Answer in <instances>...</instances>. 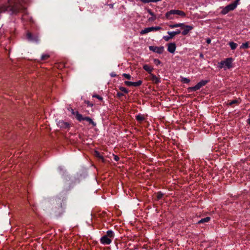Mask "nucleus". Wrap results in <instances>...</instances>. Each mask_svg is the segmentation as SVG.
<instances>
[{
  "label": "nucleus",
  "instance_id": "nucleus-1",
  "mask_svg": "<svg viewBox=\"0 0 250 250\" xmlns=\"http://www.w3.org/2000/svg\"><path fill=\"white\" fill-rule=\"evenodd\" d=\"M114 236V232L111 230H109L107 231L106 234L101 238L100 242L103 245H109L111 243Z\"/></svg>",
  "mask_w": 250,
  "mask_h": 250
},
{
  "label": "nucleus",
  "instance_id": "nucleus-2",
  "mask_svg": "<svg viewBox=\"0 0 250 250\" xmlns=\"http://www.w3.org/2000/svg\"><path fill=\"white\" fill-rule=\"evenodd\" d=\"M239 1V0H236L233 3L226 6L222 9L221 13L223 15H225L229 13V11H232L234 9H235V8L237 7V5L238 4Z\"/></svg>",
  "mask_w": 250,
  "mask_h": 250
},
{
  "label": "nucleus",
  "instance_id": "nucleus-3",
  "mask_svg": "<svg viewBox=\"0 0 250 250\" xmlns=\"http://www.w3.org/2000/svg\"><path fill=\"white\" fill-rule=\"evenodd\" d=\"M181 27V29L183 30L182 32V34L183 35H186L188 34V33L193 29V27L190 25H185L183 23H179V24H173V28Z\"/></svg>",
  "mask_w": 250,
  "mask_h": 250
},
{
  "label": "nucleus",
  "instance_id": "nucleus-4",
  "mask_svg": "<svg viewBox=\"0 0 250 250\" xmlns=\"http://www.w3.org/2000/svg\"><path fill=\"white\" fill-rule=\"evenodd\" d=\"M76 119L78 120L79 122H81L82 121H86L89 124H91L93 126H95L96 125V124L93 121L92 119H91L89 117H83V115L81 114H80L79 112L76 113Z\"/></svg>",
  "mask_w": 250,
  "mask_h": 250
},
{
  "label": "nucleus",
  "instance_id": "nucleus-5",
  "mask_svg": "<svg viewBox=\"0 0 250 250\" xmlns=\"http://www.w3.org/2000/svg\"><path fill=\"white\" fill-rule=\"evenodd\" d=\"M207 83V81L202 80L199 83H198L195 86L193 87H188V92L197 91L200 89L202 86L205 85Z\"/></svg>",
  "mask_w": 250,
  "mask_h": 250
},
{
  "label": "nucleus",
  "instance_id": "nucleus-6",
  "mask_svg": "<svg viewBox=\"0 0 250 250\" xmlns=\"http://www.w3.org/2000/svg\"><path fill=\"white\" fill-rule=\"evenodd\" d=\"M232 59L231 58H229L226 59L224 61H221L219 63V67L222 68L224 67V65L227 68H230L232 67Z\"/></svg>",
  "mask_w": 250,
  "mask_h": 250
},
{
  "label": "nucleus",
  "instance_id": "nucleus-7",
  "mask_svg": "<svg viewBox=\"0 0 250 250\" xmlns=\"http://www.w3.org/2000/svg\"><path fill=\"white\" fill-rule=\"evenodd\" d=\"M161 29V27L159 26L156 27H149L145 28L143 30H142L140 32V34L141 35H144L149 32L154 31H158Z\"/></svg>",
  "mask_w": 250,
  "mask_h": 250
},
{
  "label": "nucleus",
  "instance_id": "nucleus-8",
  "mask_svg": "<svg viewBox=\"0 0 250 250\" xmlns=\"http://www.w3.org/2000/svg\"><path fill=\"white\" fill-rule=\"evenodd\" d=\"M186 16L185 13L181 10H173V19L175 18H178L180 17H185Z\"/></svg>",
  "mask_w": 250,
  "mask_h": 250
},
{
  "label": "nucleus",
  "instance_id": "nucleus-9",
  "mask_svg": "<svg viewBox=\"0 0 250 250\" xmlns=\"http://www.w3.org/2000/svg\"><path fill=\"white\" fill-rule=\"evenodd\" d=\"M149 48L150 50L159 54H162L164 51V47L163 46H150Z\"/></svg>",
  "mask_w": 250,
  "mask_h": 250
},
{
  "label": "nucleus",
  "instance_id": "nucleus-10",
  "mask_svg": "<svg viewBox=\"0 0 250 250\" xmlns=\"http://www.w3.org/2000/svg\"><path fill=\"white\" fill-rule=\"evenodd\" d=\"M27 38L31 42H36L39 41V37L37 35H33L30 32L27 33Z\"/></svg>",
  "mask_w": 250,
  "mask_h": 250
},
{
  "label": "nucleus",
  "instance_id": "nucleus-11",
  "mask_svg": "<svg viewBox=\"0 0 250 250\" xmlns=\"http://www.w3.org/2000/svg\"><path fill=\"white\" fill-rule=\"evenodd\" d=\"M57 125L61 128L62 129H67L70 127V125L67 123L63 121H60L58 122Z\"/></svg>",
  "mask_w": 250,
  "mask_h": 250
},
{
  "label": "nucleus",
  "instance_id": "nucleus-12",
  "mask_svg": "<svg viewBox=\"0 0 250 250\" xmlns=\"http://www.w3.org/2000/svg\"><path fill=\"white\" fill-rule=\"evenodd\" d=\"M147 12L151 16L150 17L148 18V21L151 22L155 21L156 19V16L155 15V14L150 9H147Z\"/></svg>",
  "mask_w": 250,
  "mask_h": 250
},
{
  "label": "nucleus",
  "instance_id": "nucleus-13",
  "mask_svg": "<svg viewBox=\"0 0 250 250\" xmlns=\"http://www.w3.org/2000/svg\"><path fill=\"white\" fill-rule=\"evenodd\" d=\"M143 68L150 74L151 73L153 70V68L147 64L144 65L143 66Z\"/></svg>",
  "mask_w": 250,
  "mask_h": 250
},
{
  "label": "nucleus",
  "instance_id": "nucleus-14",
  "mask_svg": "<svg viewBox=\"0 0 250 250\" xmlns=\"http://www.w3.org/2000/svg\"><path fill=\"white\" fill-rule=\"evenodd\" d=\"M151 79L154 83H158L160 82V80L158 77L153 74L151 75Z\"/></svg>",
  "mask_w": 250,
  "mask_h": 250
},
{
  "label": "nucleus",
  "instance_id": "nucleus-15",
  "mask_svg": "<svg viewBox=\"0 0 250 250\" xmlns=\"http://www.w3.org/2000/svg\"><path fill=\"white\" fill-rule=\"evenodd\" d=\"M210 219V218L209 217H207L205 218H203L198 221V224L204 223L206 222H208Z\"/></svg>",
  "mask_w": 250,
  "mask_h": 250
},
{
  "label": "nucleus",
  "instance_id": "nucleus-16",
  "mask_svg": "<svg viewBox=\"0 0 250 250\" xmlns=\"http://www.w3.org/2000/svg\"><path fill=\"white\" fill-rule=\"evenodd\" d=\"M168 36H164L163 39L166 41H168L170 39L172 38V32H168Z\"/></svg>",
  "mask_w": 250,
  "mask_h": 250
},
{
  "label": "nucleus",
  "instance_id": "nucleus-17",
  "mask_svg": "<svg viewBox=\"0 0 250 250\" xmlns=\"http://www.w3.org/2000/svg\"><path fill=\"white\" fill-rule=\"evenodd\" d=\"M229 44L230 48L232 50L235 49L237 47V44L234 42H230L229 43Z\"/></svg>",
  "mask_w": 250,
  "mask_h": 250
},
{
  "label": "nucleus",
  "instance_id": "nucleus-18",
  "mask_svg": "<svg viewBox=\"0 0 250 250\" xmlns=\"http://www.w3.org/2000/svg\"><path fill=\"white\" fill-rule=\"evenodd\" d=\"M94 155L96 157H97L100 158V159H101L103 161H104V158H103V157L100 154V153L98 151H95L94 152Z\"/></svg>",
  "mask_w": 250,
  "mask_h": 250
},
{
  "label": "nucleus",
  "instance_id": "nucleus-19",
  "mask_svg": "<svg viewBox=\"0 0 250 250\" xmlns=\"http://www.w3.org/2000/svg\"><path fill=\"white\" fill-rule=\"evenodd\" d=\"M142 81L140 80V81H138L136 82H133L132 86H135V87L139 86L141 85L142 84Z\"/></svg>",
  "mask_w": 250,
  "mask_h": 250
},
{
  "label": "nucleus",
  "instance_id": "nucleus-20",
  "mask_svg": "<svg viewBox=\"0 0 250 250\" xmlns=\"http://www.w3.org/2000/svg\"><path fill=\"white\" fill-rule=\"evenodd\" d=\"M239 103V102L238 100H234L230 101L229 104H229V105H232L233 104H238Z\"/></svg>",
  "mask_w": 250,
  "mask_h": 250
},
{
  "label": "nucleus",
  "instance_id": "nucleus-21",
  "mask_svg": "<svg viewBox=\"0 0 250 250\" xmlns=\"http://www.w3.org/2000/svg\"><path fill=\"white\" fill-rule=\"evenodd\" d=\"M249 47V42H246L245 43H244L242 44V45L241 46V48H243V49H246V48H248Z\"/></svg>",
  "mask_w": 250,
  "mask_h": 250
},
{
  "label": "nucleus",
  "instance_id": "nucleus-22",
  "mask_svg": "<svg viewBox=\"0 0 250 250\" xmlns=\"http://www.w3.org/2000/svg\"><path fill=\"white\" fill-rule=\"evenodd\" d=\"M49 56L47 54H43L41 57V60L42 61L46 60L49 58Z\"/></svg>",
  "mask_w": 250,
  "mask_h": 250
},
{
  "label": "nucleus",
  "instance_id": "nucleus-23",
  "mask_svg": "<svg viewBox=\"0 0 250 250\" xmlns=\"http://www.w3.org/2000/svg\"><path fill=\"white\" fill-rule=\"evenodd\" d=\"M136 119L138 121H142L144 120V118L141 115H137L136 117Z\"/></svg>",
  "mask_w": 250,
  "mask_h": 250
},
{
  "label": "nucleus",
  "instance_id": "nucleus-24",
  "mask_svg": "<svg viewBox=\"0 0 250 250\" xmlns=\"http://www.w3.org/2000/svg\"><path fill=\"white\" fill-rule=\"evenodd\" d=\"M120 90L121 91H122V92H124L125 93H127L128 92V91L127 90V89L125 87H122V86L120 87Z\"/></svg>",
  "mask_w": 250,
  "mask_h": 250
},
{
  "label": "nucleus",
  "instance_id": "nucleus-25",
  "mask_svg": "<svg viewBox=\"0 0 250 250\" xmlns=\"http://www.w3.org/2000/svg\"><path fill=\"white\" fill-rule=\"evenodd\" d=\"M123 76L128 80H130L131 78L130 75H129V74L124 73L123 74Z\"/></svg>",
  "mask_w": 250,
  "mask_h": 250
},
{
  "label": "nucleus",
  "instance_id": "nucleus-26",
  "mask_svg": "<svg viewBox=\"0 0 250 250\" xmlns=\"http://www.w3.org/2000/svg\"><path fill=\"white\" fill-rule=\"evenodd\" d=\"M182 82L184 83H189L190 80H189V79H188V78H184L182 79Z\"/></svg>",
  "mask_w": 250,
  "mask_h": 250
},
{
  "label": "nucleus",
  "instance_id": "nucleus-27",
  "mask_svg": "<svg viewBox=\"0 0 250 250\" xmlns=\"http://www.w3.org/2000/svg\"><path fill=\"white\" fill-rule=\"evenodd\" d=\"M168 48H167V50L168 51L170 52V53H172V43H168Z\"/></svg>",
  "mask_w": 250,
  "mask_h": 250
},
{
  "label": "nucleus",
  "instance_id": "nucleus-28",
  "mask_svg": "<svg viewBox=\"0 0 250 250\" xmlns=\"http://www.w3.org/2000/svg\"><path fill=\"white\" fill-rule=\"evenodd\" d=\"M125 84L126 86H132L133 82H129V81H125Z\"/></svg>",
  "mask_w": 250,
  "mask_h": 250
},
{
  "label": "nucleus",
  "instance_id": "nucleus-29",
  "mask_svg": "<svg viewBox=\"0 0 250 250\" xmlns=\"http://www.w3.org/2000/svg\"><path fill=\"white\" fill-rule=\"evenodd\" d=\"M93 97H95V98L98 99L100 100H103V98L102 97H101L100 96L98 95H93Z\"/></svg>",
  "mask_w": 250,
  "mask_h": 250
},
{
  "label": "nucleus",
  "instance_id": "nucleus-30",
  "mask_svg": "<svg viewBox=\"0 0 250 250\" xmlns=\"http://www.w3.org/2000/svg\"><path fill=\"white\" fill-rule=\"evenodd\" d=\"M180 33V30H178V31H173V37L176 35H177L178 34H179Z\"/></svg>",
  "mask_w": 250,
  "mask_h": 250
},
{
  "label": "nucleus",
  "instance_id": "nucleus-31",
  "mask_svg": "<svg viewBox=\"0 0 250 250\" xmlns=\"http://www.w3.org/2000/svg\"><path fill=\"white\" fill-rule=\"evenodd\" d=\"M154 62L157 65L160 63V61L158 59H154Z\"/></svg>",
  "mask_w": 250,
  "mask_h": 250
},
{
  "label": "nucleus",
  "instance_id": "nucleus-32",
  "mask_svg": "<svg viewBox=\"0 0 250 250\" xmlns=\"http://www.w3.org/2000/svg\"><path fill=\"white\" fill-rule=\"evenodd\" d=\"M85 102L87 104L88 106H93V104L90 103L89 101H85Z\"/></svg>",
  "mask_w": 250,
  "mask_h": 250
},
{
  "label": "nucleus",
  "instance_id": "nucleus-33",
  "mask_svg": "<svg viewBox=\"0 0 250 250\" xmlns=\"http://www.w3.org/2000/svg\"><path fill=\"white\" fill-rule=\"evenodd\" d=\"M71 111L72 114L75 115V116L76 117V113L78 112V111L75 112L73 109H71Z\"/></svg>",
  "mask_w": 250,
  "mask_h": 250
},
{
  "label": "nucleus",
  "instance_id": "nucleus-34",
  "mask_svg": "<svg viewBox=\"0 0 250 250\" xmlns=\"http://www.w3.org/2000/svg\"><path fill=\"white\" fill-rule=\"evenodd\" d=\"M124 95V94L121 92H118L117 93V96L119 97L123 96Z\"/></svg>",
  "mask_w": 250,
  "mask_h": 250
},
{
  "label": "nucleus",
  "instance_id": "nucleus-35",
  "mask_svg": "<svg viewBox=\"0 0 250 250\" xmlns=\"http://www.w3.org/2000/svg\"><path fill=\"white\" fill-rule=\"evenodd\" d=\"M114 160L116 161H118L119 160V158L118 156L115 155L114 156Z\"/></svg>",
  "mask_w": 250,
  "mask_h": 250
},
{
  "label": "nucleus",
  "instance_id": "nucleus-36",
  "mask_svg": "<svg viewBox=\"0 0 250 250\" xmlns=\"http://www.w3.org/2000/svg\"><path fill=\"white\" fill-rule=\"evenodd\" d=\"M175 48H176V45H175V44L173 43V53H174L175 50Z\"/></svg>",
  "mask_w": 250,
  "mask_h": 250
},
{
  "label": "nucleus",
  "instance_id": "nucleus-37",
  "mask_svg": "<svg viewBox=\"0 0 250 250\" xmlns=\"http://www.w3.org/2000/svg\"><path fill=\"white\" fill-rule=\"evenodd\" d=\"M210 42H211V40L209 38H208L207 39V42L209 44L210 43Z\"/></svg>",
  "mask_w": 250,
  "mask_h": 250
},
{
  "label": "nucleus",
  "instance_id": "nucleus-38",
  "mask_svg": "<svg viewBox=\"0 0 250 250\" xmlns=\"http://www.w3.org/2000/svg\"><path fill=\"white\" fill-rule=\"evenodd\" d=\"M174 140H173V146L175 145H174ZM174 149H175V148L173 147V151H172L173 154L174 153V152H175V151H174Z\"/></svg>",
  "mask_w": 250,
  "mask_h": 250
},
{
  "label": "nucleus",
  "instance_id": "nucleus-39",
  "mask_svg": "<svg viewBox=\"0 0 250 250\" xmlns=\"http://www.w3.org/2000/svg\"><path fill=\"white\" fill-rule=\"evenodd\" d=\"M170 14H172V10H170L167 13V16H168Z\"/></svg>",
  "mask_w": 250,
  "mask_h": 250
},
{
  "label": "nucleus",
  "instance_id": "nucleus-40",
  "mask_svg": "<svg viewBox=\"0 0 250 250\" xmlns=\"http://www.w3.org/2000/svg\"><path fill=\"white\" fill-rule=\"evenodd\" d=\"M111 77H116V74H115V73H112L111 74Z\"/></svg>",
  "mask_w": 250,
  "mask_h": 250
},
{
  "label": "nucleus",
  "instance_id": "nucleus-41",
  "mask_svg": "<svg viewBox=\"0 0 250 250\" xmlns=\"http://www.w3.org/2000/svg\"><path fill=\"white\" fill-rule=\"evenodd\" d=\"M249 117H250V115H249ZM247 122L248 123V124L250 125V118L248 119V121Z\"/></svg>",
  "mask_w": 250,
  "mask_h": 250
},
{
  "label": "nucleus",
  "instance_id": "nucleus-42",
  "mask_svg": "<svg viewBox=\"0 0 250 250\" xmlns=\"http://www.w3.org/2000/svg\"><path fill=\"white\" fill-rule=\"evenodd\" d=\"M200 57L201 58H204V55H203V54H201L200 55Z\"/></svg>",
  "mask_w": 250,
  "mask_h": 250
},
{
  "label": "nucleus",
  "instance_id": "nucleus-43",
  "mask_svg": "<svg viewBox=\"0 0 250 250\" xmlns=\"http://www.w3.org/2000/svg\"><path fill=\"white\" fill-rule=\"evenodd\" d=\"M161 197V195H158V198L159 199H160Z\"/></svg>",
  "mask_w": 250,
  "mask_h": 250
}]
</instances>
